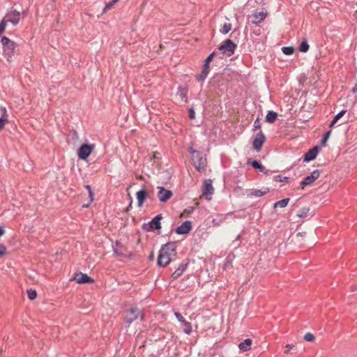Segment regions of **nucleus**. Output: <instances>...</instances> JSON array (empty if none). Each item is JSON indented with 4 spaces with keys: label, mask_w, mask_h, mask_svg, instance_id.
Instances as JSON below:
<instances>
[{
    "label": "nucleus",
    "mask_w": 357,
    "mask_h": 357,
    "mask_svg": "<svg viewBox=\"0 0 357 357\" xmlns=\"http://www.w3.org/2000/svg\"><path fill=\"white\" fill-rule=\"evenodd\" d=\"M268 189L266 188V190L264 191H261V190H255L252 193L251 195H254L255 197H261V196H263L264 195H266L267 192H268Z\"/></svg>",
    "instance_id": "7c9ffc66"
},
{
    "label": "nucleus",
    "mask_w": 357,
    "mask_h": 357,
    "mask_svg": "<svg viewBox=\"0 0 357 357\" xmlns=\"http://www.w3.org/2000/svg\"><path fill=\"white\" fill-rule=\"evenodd\" d=\"M266 141V137L263 134L261 131L259 132L254 137L253 142H252V146L253 149L257 150V151H259L264 143Z\"/></svg>",
    "instance_id": "0eeeda50"
},
{
    "label": "nucleus",
    "mask_w": 357,
    "mask_h": 357,
    "mask_svg": "<svg viewBox=\"0 0 357 357\" xmlns=\"http://www.w3.org/2000/svg\"><path fill=\"white\" fill-rule=\"evenodd\" d=\"M215 56V52H212L204 61V63H210V62L212 61L213 58Z\"/></svg>",
    "instance_id": "c03bdc74"
},
{
    "label": "nucleus",
    "mask_w": 357,
    "mask_h": 357,
    "mask_svg": "<svg viewBox=\"0 0 357 357\" xmlns=\"http://www.w3.org/2000/svg\"><path fill=\"white\" fill-rule=\"evenodd\" d=\"M309 211H310V208L308 207L302 208L298 211V216L299 218H305L307 216Z\"/></svg>",
    "instance_id": "cd10ccee"
},
{
    "label": "nucleus",
    "mask_w": 357,
    "mask_h": 357,
    "mask_svg": "<svg viewBox=\"0 0 357 357\" xmlns=\"http://www.w3.org/2000/svg\"><path fill=\"white\" fill-rule=\"evenodd\" d=\"M193 211V208L192 207H190L189 209H185L184 211L185 213H190Z\"/></svg>",
    "instance_id": "603ef678"
},
{
    "label": "nucleus",
    "mask_w": 357,
    "mask_h": 357,
    "mask_svg": "<svg viewBox=\"0 0 357 357\" xmlns=\"http://www.w3.org/2000/svg\"><path fill=\"white\" fill-rule=\"evenodd\" d=\"M319 148L318 146H314L313 148L310 149L304 156V160L309 162L311 160H313L316 157L319 152Z\"/></svg>",
    "instance_id": "f3484780"
},
{
    "label": "nucleus",
    "mask_w": 357,
    "mask_h": 357,
    "mask_svg": "<svg viewBox=\"0 0 357 357\" xmlns=\"http://www.w3.org/2000/svg\"><path fill=\"white\" fill-rule=\"evenodd\" d=\"M3 112L4 115L0 118V130L3 129L5 126V124L8 122L7 115H6V110L5 108H3Z\"/></svg>",
    "instance_id": "c85d7f7f"
},
{
    "label": "nucleus",
    "mask_w": 357,
    "mask_h": 357,
    "mask_svg": "<svg viewBox=\"0 0 357 357\" xmlns=\"http://www.w3.org/2000/svg\"><path fill=\"white\" fill-rule=\"evenodd\" d=\"M113 1V3H116L117 1H119V0H112Z\"/></svg>",
    "instance_id": "680f3d73"
},
{
    "label": "nucleus",
    "mask_w": 357,
    "mask_h": 357,
    "mask_svg": "<svg viewBox=\"0 0 357 357\" xmlns=\"http://www.w3.org/2000/svg\"><path fill=\"white\" fill-rule=\"evenodd\" d=\"M189 118L190 119H194L195 118V113L192 108L189 110Z\"/></svg>",
    "instance_id": "49530a36"
},
{
    "label": "nucleus",
    "mask_w": 357,
    "mask_h": 357,
    "mask_svg": "<svg viewBox=\"0 0 357 357\" xmlns=\"http://www.w3.org/2000/svg\"><path fill=\"white\" fill-rule=\"evenodd\" d=\"M237 45L230 39H227L220 47L219 50L222 51V52L227 55V56H231L234 54L235 49Z\"/></svg>",
    "instance_id": "7ed1b4c3"
},
{
    "label": "nucleus",
    "mask_w": 357,
    "mask_h": 357,
    "mask_svg": "<svg viewBox=\"0 0 357 357\" xmlns=\"http://www.w3.org/2000/svg\"><path fill=\"white\" fill-rule=\"evenodd\" d=\"M176 244L174 242H169L167 244L164 245L161 248L160 251L161 252L168 255L169 257H170L172 258L173 256H175L176 254Z\"/></svg>",
    "instance_id": "9d476101"
},
{
    "label": "nucleus",
    "mask_w": 357,
    "mask_h": 357,
    "mask_svg": "<svg viewBox=\"0 0 357 357\" xmlns=\"http://www.w3.org/2000/svg\"><path fill=\"white\" fill-rule=\"evenodd\" d=\"M20 13L16 10L11 11L6 14V15L3 17V20L6 21V22H10L13 25H17L20 20Z\"/></svg>",
    "instance_id": "f8f14e48"
},
{
    "label": "nucleus",
    "mask_w": 357,
    "mask_h": 357,
    "mask_svg": "<svg viewBox=\"0 0 357 357\" xmlns=\"http://www.w3.org/2000/svg\"><path fill=\"white\" fill-rule=\"evenodd\" d=\"M139 315L140 316L141 320H143L144 317V313L137 307H132L128 314L125 318V322L130 324L132 323Z\"/></svg>",
    "instance_id": "423d86ee"
},
{
    "label": "nucleus",
    "mask_w": 357,
    "mask_h": 357,
    "mask_svg": "<svg viewBox=\"0 0 357 357\" xmlns=\"http://www.w3.org/2000/svg\"><path fill=\"white\" fill-rule=\"evenodd\" d=\"M6 21L3 19L0 22V36L4 32L6 26Z\"/></svg>",
    "instance_id": "e433bc0d"
},
{
    "label": "nucleus",
    "mask_w": 357,
    "mask_h": 357,
    "mask_svg": "<svg viewBox=\"0 0 357 357\" xmlns=\"http://www.w3.org/2000/svg\"><path fill=\"white\" fill-rule=\"evenodd\" d=\"M305 234V232H302V233H301V232H299L297 235H298V236H304Z\"/></svg>",
    "instance_id": "052dcab7"
},
{
    "label": "nucleus",
    "mask_w": 357,
    "mask_h": 357,
    "mask_svg": "<svg viewBox=\"0 0 357 357\" xmlns=\"http://www.w3.org/2000/svg\"><path fill=\"white\" fill-rule=\"evenodd\" d=\"M231 29V24L230 23H225L220 29V32L223 34L227 33Z\"/></svg>",
    "instance_id": "c756f323"
},
{
    "label": "nucleus",
    "mask_w": 357,
    "mask_h": 357,
    "mask_svg": "<svg viewBox=\"0 0 357 357\" xmlns=\"http://www.w3.org/2000/svg\"><path fill=\"white\" fill-rule=\"evenodd\" d=\"M203 70H207L208 72H209V70H210L209 64L204 63V64L203 66Z\"/></svg>",
    "instance_id": "8fccbe9b"
},
{
    "label": "nucleus",
    "mask_w": 357,
    "mask_h": 357,
    "mask_svg": "<svg viewBox=\"0 0 357 357\" xmlns=\"http://www.w3.org/2000/svg\"><path fill=\"white\" fill-rule=\"evenodd\" d=\"M113 251L114 254L119 257L132 258L134 256L133 254L128 252L126 247L122 245L119 241H116L115 245H113Z\"/></svg>",
    "instance_id": "20e7f679"
},
{
    "label": "nucleus",
    "mask_w": 357,
    "mask_h": 357,
    "mask_svg": "<svg viewBox=\"0 0 357 357\" xmlns=\"http://www.w3.org/2000/svg\"><path fill=\"white\" fill-rule=\"evenodd\" d=\"M294 347L293 344H287L286 345V350L284 351L285 354H289L291 351V349Z\"/></svg>",
    "instance_id": "de8ad7c7"
},
{
    "label": "nucleus",
    "mask_w": 357,
    "mask_h": 357,
    "mask_svg": "<svg viewBox=\"0 0 357 357\" xmlns=\"http://www.w3.org/2000/svg\"><path fill=\"white\" fill-rule=\"evenodd\" d=\"M250 163L251 164V165L252 166V167L254 169H259L261 172L268 174L269 171L266 170V168L258 160H253V161L250 162Z\"/></svg>",
    "instance_id": "5701e85b"
},
{
    "label": "nucleus",
    "mask_w": 357,
    "mask_h": 357,
    "mask_svg": "<svg viewBox=\"0 0 357 357\" xmlns=\"http://www.w3.org/2000/svg\"><path fill=\"white\" fill-rule=\"evenodd\" d=\"M252 341L251 339H245L238 344V348L243 351H248L251 349Z\"/></svg>",
    "instance_id": "412c9836"
},
{
    "label": "nucleus",
    "mask_w": 357,
    "mask_h": 357,
    "mask_svg": "<svg viewBox=\"0 0 357 357\" xmlns=\"http://www.w3.org/2000/svg\"><path fill=\"white\" fill-rule=\"evenodd\" d=\"M347 112L346 110H342L340 112L337 114H336L334 117V120L337 121L338 119H340L345 113Z\"/></svg>",
    "instance_id": "a19ab883"
},
{
    "label": "nucleus",
    "mask_w": 357,
    "mask_h": 357,
    "mask_svg": "<svg viewBox=\"0 0 357 357\" xmlns=\"http://www.w3.org/2000/svg\"><path fill=\"white\" fill-rule=\"evenodd\" d=\"M282 51L284 54L291 55L294 53V49L293 47H284L282 48Z\"/></svg>",
    "instance_id": "72a5a7b5"
},
{
    "label": "nucleus",
    "mask_w": 357,
    "mask_h": 357,
    "mask_svg": "<svg viewBox=\"0 0 357 357\" xmlns=\"http://www.w3.org/2000/svg\"><path fill=\"white\" fill-rule=\"evenodd\" d=\"M85 188L88 190L89 192L92 191L91 187L89 185H86Z\"/></svg>",
    "instance_id": "6e6d98bb"
},
{
    "label": "nucleus",
    "mask_w": 357,
    "mask_h": 357,
    "mask_svg": "<svg viewBox=\"0 0 357 357\" xmlns=\"http://www.w3.org/2000/svg\"><path fill=\"white\" fill-rule=\"evenodd\" d=\"M27 295L29 298L33 301L37 297V292L35 289H29L27 290Z\"/></svg>",
    "instance_id": "2f4dec72"
},
{
    "label": "nucleus",
    "mask_w": 357,
    "mask_h": 357,
    "mask_svg": "<svg viewBox=\"0 0 357 357\" xmlns=\"http://www.w3.org/2000/svg\"><path fill=\"white\" fill-rule=\"evenodd\" d=\"M52 1L53 2H54V1H55V0H52Z\"/></svg>",
    "instance_id": "e2e57ef3"
},
{
    "label": "nucleus",
    "mask_w": 357,
    "mask_h": 357,
    "mask_svg": "<svg viewBox=\"0 0 357 357\" xmlns=\"http://www.w3.org/2000/svg\"><path fill=\"white\" fill-rule=\"evenodd\" d=\"M116 3H113V1L106 3L105 8H103L102 12L105 13L107 10L110 9Z\"/></svg>",
    "instance_id": "ea45409f"
},
{
    "label": "nucleus",
    "mask_w": 357,
    "mask_h": 357,
    "mask_svg": "<svg viewBox=\"0 0 357 357\" xmlns=\"http://www.w3.org/2000/svg\"><path fill=\"white\" fill-rule=\"evenodd\" d=\"M138 200V206L141 207L147 197V192L144 189L138 191L136 194Z\"/></svg>",
    "instance_id": "aec40b11"
},
{
    "label": "nucleus",
    "mask_w": 357,
    "mask_h": 357,
    "mask_svg": "<svg viewBox=\"0 0 357 357\" xmlns=\"http://www.w3.org/2000/svg\"><path fill=\"white\" fill-rule=\"evenodd\" d=\"M192 160L195 169L199 172H204L207 165L205 156L200 151H192Z\"/></svg>",
    "instance_id": "f03ea898"
},
{
    "label": "nucleus",
    "mask_w": 357,
    "mask_h": 357,
    "mask_svg": "<svg viewBox=\"0 0 357 357\" xmlns=\"http://www.w3.org/2000/svg\"><path fill=\"white\" fill-rule=\"evenodd\" d=\"M331 133V130L327 131L323 137V139L321 140V144L324 145L326 144V142L328 140V137H330V135Z\"/></svg>",
    "instance_id": "58836bf2"
},
{
    "label": "nucleus",
    "mask_w": 357,
    "mask_h": 357,
    "mask_svg": "<svg viewBox=\"0 0 357 357\" xmlns=\"http://www.w3.org/2000/svg\"><path fill=\"white\" fill-rule=\"evenodd\" d=\"M149 259L150 260H153L154 259V255H153V253H151V255H149Z\"/></svg>",
    "instance_id": "4d7b16f0"
},
{
    "label": "nucleus",
    "mask_w": 357,
    "mask_h": 357,
    "mask_svg": "<svg viewBox=\"0 0 357 357\" xmlns=\"http://www.w3.org/2000/svg\"><path fill=\"white\" fill-rule=\"evenodd\" d=\"M172 261V258L168 255L161 252L160 251L158 257V265L159 266H167L170 261Z\"/></svg>",
    "instance_id": "dca6fc26"
},
{
    "label": "nucleus",
    "mask_w": 357,
    "mask_h": 357,
    "mask_svg": "<svg viewBox=\"0 0 357 357\" xmlns=\"http://www.w3.org/2000/svg\"><path fill=\"white\" fill-rule=\"evenodd\" d=\"M6 254V248L1 245H0V257L4 256Z\"/></svg>",
    "instance_id": "37998d69"
},
{
    "label": "nucleus",
    "mask_w": 357,
    "mask_h": 357,
    "mask_svg": "<svg viewBox=\"0 0 357 357\" xmlns=\"http://www.w3.org/2000/svg\"><path fill=\"white\" fill-rule=\"evenodd\" d=\"M1 43L3 45V54L7 61L10 62L12 58L14 56L15 50L17 48V44L10 40L8 38L3 36L1 38Z\"/></svg>",
    "instance_id": "f257e3e1"
},
{
    "label": "nucleus",
    "mask_w": 357,
    "mask_h": 357,
    "mask_svg": "<svg viewBox=\"0 0 357 357\" xmlns=\"http://www.w3.org/2000/svg\"><path fill=\"white\" fill-rule=\"evenodd\" d=\"M298 50L301 52H307L309 50V45L307 43V39L303 38L302 42L301 43Z\"/></svg>",
    "instance_id": "393cba45"
},
{
    "label": "nucleus",
    "mask_w": 357,
    "mask_h": 357,
    "mask_svg": "<svg viewBox=\"0 0 357 357\" xmlns=\"http://www.w3.org/2000/svg\"><path fill=\"white\" fill-rule=\"evenodd\" d=\"M70 132L72 133L73 139H79V135H78L77 132L75 130H71Z\"/></svg>",
    "instance_id": "a18cd8bd"
},
{
    "label": "nucleus",
    "mask_w": 357,
    "mask_h": 357,
    "mask_svg": "<svg viewBox=\"0 0 357 357\" xmlns=\"http://www.w3.org/2000/svg\"><path fill=\"white\" fill-rule=\"evenodd\" d=\"M95 149V144H83L77 151V155L79 159L86 160Z\"/></svg>",
    "instance_id": "39448f33"
},
{
    "label": "nucleus",
    "mask_w": 357,
    "mask_h": 357,
    "mask_svg": "<svg viewBox=\"0 0 357 357\" xmlns=\"http://www.w3.org/2000/svg\"><path fill=\"white\" fill-rule=\"evenodd\" d=\"M352 93H356L357 92V82L356 83L354 87L351 90Z\"/></svg>",
    "instance_id": "864d4df0"
},
{
    "label": "nucleus",
    "mask_w": 357,
    "mask_h": 357,
    "mask_svg": "<svg viewBox=\"0 0 357 357\" xmlns=\"http://www.w3.org/2000/svg\"><path fill=\"white\" fill-rule=\"evenodd\" d=\"M162 216L161 214H158L149 222V227L151 229H160L161 228L160 220Z\"/></svg>",
    "instance_id": "6ab92c4d"
},
{
    "label": "nucleus",
    "mask_w": 357,
    "mask_h": 357,
    "mask_svg": "<svg viewBox=\"0 0 357 357\" xmlns=\"http://www.w3.org/2000/svg\"><path fill=\"white\" fill-rule=\"evenodd\" d=\"M188 265V260L186 259V261H183L178 266V268L172 274V278L173 279H177L180 277L183 271L186 269Z\"/></svg>",
    "instance_id": "a211bd4d"
},
{
    "label": "nucleus",
    "mask_w": 357,
    "mask_h": 357,
    "mask_svg": "<svg viewBox=\"0 0 357 357\" xmlns=\"http://www.w3.org/2000/svg\"><path fill=\"white\" fill-rule=\"evenodd\" d=\"M278 117V114L273 111H269L266 116V121L269 123H273L275 121Z\"/></svg>",
    "instance_id": "b1692460"
},
{
    "label": "nucleus",
    "mask_w": 357,
    "mask_h": 357,
    "mask_svg": "<svg viewBox=\"0 0 357 357\" xmlns=\"http://www.w3.org/2000/svg\"><path fill=\"white\" fill-rule=\"evenodd\" d=\"M336 121H335L334 119H333V121L331 122L330 125H329V127L330 128H332L334 126V125L336 123Z\"/></svg>",
    "instance_id": "5fc2aeb1"
},
{
    "label": "nucleus",
    "mask_w": 357,
    "mask_h": 357,
    "mask_svg": "<svg viewBox=\"0 0 357 357\" xmlns=\"http://www.w3.org/2000/svg\"><path fill=\"white\" fill-rule=\"evenodd\" d=\"M289 200H290L289 198H285L280 201H278L274 204V208H277V207L284 208L288 204Z\"/></svg>",
    "instance_id": "a878e982"
},
{
    "label": "nucleus",
    "mask_w": 357,
    "mask_h": 357,
    "mask_svg": "<svg viewBox=\"0 0 357 357\" xmlns=\"http://www.w3.org/2000/svg\"><path fill=\"white\" fill-rule=\"evenodd\" d=\"M188 93V89L185 87H181L180 86L178 88V95L182 98H185Z\"/></svg>",
    "instance_id": "f704fd0d"
},
{
    "label": "nucleus",
    "mask_w": 357,
    "mask_h": 357,
    "mask_svg": "<svg viewBox=\"0 0 357 357\" xmlns=\"http://www.w3.org/2000/svg\"><path fill=\"white\" fill-rule=\"evenodd\" d=\"M73 280L79 284L93 283L94 282L93 279L82 273H76Z\"/></svg>",
    "instance_id": "ddd939ff"
},
{
    "label": "nucleus",
    "mask_w": 357,
    "mask_h": 357,
    "mask_svg": "<svg viewBox=\"0 0 357 357\" xmlns=\"http://www.w3.org/2000/svg\"><path fill=\"white\" fill-rule=\"evenodd\" d=\"M321 171L319 169L314 170L310 176H306L300 183L302 188L305 186L312 184L320 176Z\"/></svg>",
    "instance_id": "6e6552de"
},
{
    "label": "nucleus",
    "mask_w": 357,
    "mask_h": 357,
    "mask_svg": "<svg viewBox=\"0 0 357 357\" xmlns=\"http://www.w3.org/2000/svg\"><path fill=\"white\" fill-rule=\"evenodd\" d=\"M303 339L307 342H313L315 339L314 335L311 333L305 334Z\"/></svg>",
    "instance_id": "c9c22d12"
},
{
    "label": "nucleus",
    "mask_w": 357,
    "mask_h": 357,
    "mask_svg": "<svg viewBox=\"0 0 357 357\" xmlns=\"http://www.w3.org/2000/svg\"><path fill=\"white\" fill-rule=\"evenodd\" d=\"M158 197L159 200L161 202H166L173 195V193L171 190H166L163 187H158Z\"/></svg>",
    "instance_id": "9b49d317"
},
{
    "label": "nucleus",
    "mask_w": 357,
    "mask_h": 357,
    "mask_svg": "<svg viewBox=\"0 0 357 357\" xmlns=\"http://www.w3.org/2000/svg\"><path fill=\"white\" fill-rule=\"evenodd\" d=\"M266 13L263 12L256 13L252 15L254 20L252 21V24H258L261 22L266 17Z\"/></svg>",
    "instance_id": "4be33fe9"
},
{
    "label": "nucleus",
    "mask_w": 357,
    "mask_h": 357,
    "mask_svg": "<svg viewBox=\"0 0 357 357\" xmlns=\"http://www.w3.org/2000/svg\"><path fill=\"white\" fill-rule=\"evenodd\" d=\"M174 314L177 319L181 322L183 332L185 334L190 335L192 331L191 324L187 321L181 313L176 312Z\"/></svg>",
    "instance_id": "1a4fd4ad"
},
{
    "label": "nucleus",
    "mask_w": 357,
    "mask_h": 357,
    "mask_svg": "<svg viewBox=\"0 0 357 357\" xmlns=\"http://www.w3.org/2000/svg\"><path fill=\"white\" fill-rule=\"evenodd\" d=\"M191 229L192 222L189 220H186L181 226L178 227L175 231L178 234H187Z\"/></svg>",
    "instance_id": "4468645a"
},
{
    "label": "nucleus",
    "mask_w": 357,
    "mask_h": 357,
    "mask_svg": "<svg viewBox=\"0 0 357 357\" xmlns=\"http://www.w3.org/2000/svg\"><path fill=\"white\" fill-rule=\"evenodd\" d=\"M273 180L276 182H287L289 177L277 175L273 177Z\"/></svg>",
    "instance_id": "473e14b6"
},
{
    "label": "nucleus",
    "mask_w": 357,
    "mask_h": 357,
    "mask_svg": "<svg viewBox=\"0 0 357 357\" xmlns=\"http://www.w3.org/2000/svg\"><path fill=\"white\" fill-rule=\"evenodd\" d=\"M213 192L214 189L212 185V181L210 179L204 181L203 186V195L208 197V195H213Z\"/></svg>",
    "instance_id": "2eb2a0df"
},
{
    "label": "nucleus",
    "mask_w": 357,
    "mask_h": 357,
    "mask_svg": "<svg viewBox=\"0 0 357 357\" xmlns=\"http://www.w3.org/2000/svg\"><path fill=\"white\" fill-rule=\"evenodd\" d=\"M189 151L192 154V151H197L196 150H194L192 147H190Z\"/></svg>",
    "instance_id": "bf43d9fd"
},
{
    "label": "nucleus",
    "mask_w": 357,
    "mask_h": 357,
    "mask_svg": "<svg viewBox=\"0 0 357 357\" xmlns=\"http://www.w3.org/2000/svg\"><path fill=\"white\" fill-rule=\"evenodd\" d=\"M5 233V229L3 226H0V236L3 235Z\"/></svg>",
    "instance_id": "3c124183"
},
{
    "label": "nucleus",
    "mask_w": 357,
    "mask_h": 357,
    "mask_svg": "<svg viewBox=\"0 0 357 357\" xmlns=\"http://www.w3.org/2000/svg\"><path fill=\"white\" fill-rule=\"evenodd\" d=\"M208 73L207 70L202 69L201 73L196 76V79L198 82L204 81L207 77Z\"/></svg>",
    "instance_id": "bb28decb"
},
{
    "label": "nucleus",
    "mask_w": 357,
    "mask_h": 357,
    "mask_svg": "<svg viewBox=\"0 0 357 357\" xmlns=\"http://www.w3.org/2000/svg\"><path fill=\"white\" fill-rule=\"evenodd\" d=\"M89 202L87 204L83 205V207H88L89 206V204L93 201V191H90L89 192Z\"/></svg>",
    "instance_id": "79ce46f5"
},
{
    "label": "nucleus",
    "mask_w": 357,
    "mask_h": 357,
    "mask_svg": "<svg viewBox=\"0 0 357 357\" xmlns=\"http://www.w3.org/2000/svg\"><path fill=\"white\" fill-rule=\"evenodd\" d=\"M261 123L260 119L259 118H257L254 122L253 130H256L257 129H259L261 128Z\"/></svg>",
    "instance_id": "4c0bfd02"
},
{
    "label": "nucleus",
    "mask_w": 357,
    "mask_h": 357,
    "mask_svg": "<svg viewBox=\"0 0 357 357\" xmlns=\"http://www.w3.org/2000/svg\"><path fill=\"white\" fill-rule=\"evenodd\" d=\"M157 154H158V152H154L153 153V157L152 158H158Z\"/></svg>",
    "instance_id": "13d9d810"
},
{
    "label": "nucleus",
    "mask_w": 357,
    "mask_h": 357,
    "mask_svg": "<svg viewBox=\"0 0 357 357\" xmlns=\"http://www.w3.org/2000/svg\"><path fill=\"white\" fill-rule=\"evenodd\" d=\"M128 196L130 199V202L128 206L126 208V212H128V211H130V208H132V197L130 194H128Z\"/></svg>",
    "instance_id": "09e8293b"
}]
</instances>
